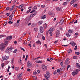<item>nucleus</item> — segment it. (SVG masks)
<instances>
[{"mask_svg": "<svg viewBox=\"0 0 80 80\" xmlns=\"http://www.w3.org/2000/svg\"><path fill=\"white\" fill-rule=\"evenodd\" d=\"M5 46H4V44H1V46L0 48L1 51H4V50H5Z\"/></svg>", "mask_w": 80, "mask_h": 80, "instance_id": "423d86ee", "label": "nucleus"}, {"mask_svg": "<svg viewBox=\"0 0 80 80\" xmlns=\"http://www.w3.org/2000/svg\"><path fill=\"white\" fill-rule=\"evenodd\" d=\"M15 70H16V71H18L19 70V68H18V67H15Z\"/></svg>", "mask_w": 80, "mask_h": 80, "instance_id": "a878e982", "label": "nucleus"}, {"mask_svg": "<svg viewBox=\"0 0 80 80\" xmlns=\"http://www.w3.org/2000/svg\"><path fill=\"white\" fill-rule=\"evenodd\" d=\"M4 36H5V35H0V38H2V37H3Z\"/></svg>", "mask_w": 80, "mask_h": 80, "instance_id": "de8ad7c7", "label": "nucleus"}, {"mask_svg": "<svg viewBox=\"0 0 80 80\" xmlns=\"http://www.w3.org/2000/svg\"><path fill=\"white\" fill-rule=\"evenodd\" d=\"M68 45H62V46H63L64 47H67V46H68Z\"/></svg>", "mask_w": 80, "mask_h": 80, "instance_id": "69168bd1", "label": "nucleus"}, {"mask_svg": "<svg viewBox=\"0 0 80 80\" xmlns=\"http://www.w3.org/2000/svg\"><path fill=\"white\" fill-rule=\"evenodd\" d=\"M42 70L43 71H46L47 70V67L45 65H43L42 67Z\"/></svg>", "mask_w": 80, "mask_h": 80, "instance_id": "0eeeda50", "label": "nucleus"}, {"mask_svg": "<svg viewBox=\"0 0 80 80\" xmlns=\"http://www.w3.org/2000/svg\"><path fill=\"white\" fill-rule=\"evenodd\" d=\"M51 15L52 17H53L54 16H55V12H52L51 13Z\"/></svg>", "mask_w": 80, "mask_h": 80, "instance_id": "2f4dec72", "label": "nucleus"}, {"mask_svg": "<svg viewBox=\"0 0 80 80\" xmlns=\"http://www.w3.org/2000/svg\"><path fill=\"white\" fill-rule=\"evenodd\" d=\"M27 71H28V72H30L31 70H30V69L29 68H28L27 69Z\"/></svg>", "mask_w": 80, "mask_h": 80, "instance_id": "0e129e2a", "label": "nucleus"}, {"mask_svg": "<svg viewBox=\"0 0 80 80\" xmlns=\"http://www.w3.org/2000/svg\"><path fill=\"white\" fill-rule=\"evenodd\" d=\"M23 75L22 72H21L18 75V78H20Z\"/></svg>", "mask_w": 80, "mask_h": 80, "instance_id": "4468645a", "label": "nucleus"}, {"mask_svg": "<svg viewBox=\"0 0 80 80\" xmlns=\"http://www.w3.org/2000/svg\"><path fill=\"white\" fill-rule=\"evenodd\" d=\"M35 12V10H33L30 12L31 13H33V12Z\"/></svg>", "mask_w": 80, "mask_h": 80, "instance_id": "338daca9", "label": "nucleus"}, {"mask_svg": "<svg viewBox=\"0 0 80 80\" xmlns=\"http://www.w3.org/2000/svg\"><path fill=\"white\" fill-rule=\"evenodd\" d=\"M20 48L21 49V50H23V52H25V49L22 48V47H20Z\"/></svg>", "mask_w": 80, "mask_h": 80, "instance_id": "58836bf2", "label": "nucleus"}, {"mask_svg": "<svg viewBox=\"0 0 80 80\" xmlns=\"http://www.w3.org/2000/svg\"><path fill=\"white\" fill-rule=\"evenodd\" d=\"M30 20V16L28 17V18H27L26 20L27 22L29 20Z\"/></svg>", "mask_w": 80, "mask_h": 80, "instance_id": "412c9836", "label": "nucleus"}, {"mask_svg": "<svg viewBox=\"0 0 80 80\" xmlns=\"http://www.w3.org/2000/svg\"><path fill=\"white\" fill-rule=\"evenodd\" d=\"M12 38V36H8L6 37V38L4 40L7 41H8V40H11Z\"/></svg>", "mask_w": 80, "mask_h": 80, "instance_id": "9d476101", "label": "nucleus"}, {"mask_svg": "<svg viewBox=\"0 0 80 80\" xmlns=\"http://www.w3.org/2000/svg\"><path fill=\"white\" fill-rule=\"evenodd\" d=\"M9 58V57L4 56L2 58V60H8Z\"/></svg>", "mask_w": 80, "mask_h": 80, "instance_id": "9b49d317", "label": "nucleus"}, {"mask_svg": "<svg viewBox=\"0 0 80 80\" xmlns=\"http://www.w3.org/2000/svg\"><path fill=\"white\" fill-rule=\"evenodd\" d=\"M77 49V46L76 45L75 47L74 50H76Z\"/></svg>", "mask_w": 80, "mask_h": 80, "instance_id": "8fccbe9b", "label": "nucleus"}, {"mask_svg": "<svg viewBox=\"0 0 80 80\" xmlns=\"http://www.w3.org/2000/svg\"><path fill=\"white\" fill-rule=\"evenodd\" d=\"M60 65H61V66H62L63 65V62H61L60 63Z\"/></svg>", "mask_w": 80, "mask_h": 80, "instance_id": "72a5a7b5", "label": "nucleus"}, {"mask_svg": "<svg viewBox=\"0 0 80 80\" xmlns=\"http://www.w3.org/2000/svg\"><path fill=\"white\" fill-rule=\"evenodd\" d=\"M37 43H38V44H40L41 43V42L40 41L38 40V41L36 42Z\"/></svg>", "mask_w": 80, "mask_h": 80, "instance_id": "473e14b6", "label": "nucleus"}, {"mask_svg": "<svg viewBox=\"0 0 80 80\" xmlns=\"http://www.w3.org/2000/svg\"><path fill=\"white\" fill-rule=\"evenodd\" d=\"M42 23H43V22L42 21H40L38 22V24L39 25H42Z\"/></svg>", "mask_w": 80, "mask_h": 80, "instance_id": "f3484780", "label": "nucleus"}, {"mask_svg": "<svg viewBox=\"0 0 80 80\" xmlns=\"http://www.w3.org/2000/svg\"><path fill=\"white\" fill-rule=\"evenodd\" d=\"M64 22V20H63V21L62 20L60 21V22H59L60 24V25H62V24H63V22Z\"/></svg>", "mask_w": 80, "mask_h": 80, "instance_id": "393cba45", "label": "nucleus"}, {"mask_svg": "<svg viewBox=\"0 0 80 80\" xmlns=\"http://www.w3.org/2000/svg\"><path fill=\"white\" fill-rule=\"evenodd\" d=\"M75 54L76 55H79V54H80V52H75Z\"/></svg>", "mask_w": 80, "mask_h": 80, "instance_id": "c9c22d12", "label": "nucleus"}, {"mask_svg": "<svg viewBox=\"0 0 80 80\" xmlns=\"http://www.w3.org/2000/svg\"><path fill=\"white\" fill-rule=\"evenodd\" d=\"M6 9L7 10H10V7L7 8Z\"/></svg>", "mask_w": 80, "mask_h": 80, "instance_id": "6e6d98bb", "label": "nucleus"}, {"mask_svg": "<svg viewBox=\"0 0 80 80\" xmlns=\"http://www.w3.org/2000/svg\"><path fill=\"white\" fill-rule=\"evenodd\" d=\"M45 7V5H41V7L42 8H44Z\"/></svg>", "mask_w": 80, "mask_h": 80, "instance_id": "13d9d810", "label": "nucleus"}, {"mask_svg": "<svg viewBox=\"0 0 80 80\" xmlns=\"http://www.w3.org/2000/svg\"><path fill=\"white\" fill-rule=\"evenodd\" d=\"M68 32L69 33H73V31L70 29H69Z\"/></svg>", "mask_w": 80, "mask_h": 80, "instance_id": "bb28decb", "label": "nucleus"}, {"mask_svg": "<svg viewBox=\"0 0 80 80\" xmlns=\"http://www.w3.org/2000/svg\"><path fill=\"white\" fill-rule=\"evenodd\" d=\"M74 7H77V4H74Z\"/></svg>", "mask_w": 80, "mask_h": 80, "instance_id": "bf43d9fd", "label": "nucleus"}, {"mask_svg": "<svg viewBox=\"0 0 80 80\" xmlns=\"http://www.w3.org/2000/svg\"><path fill=\"white\" fill-rule=\"evenodd\" d=\"M34 30L36 32H37V31H38V29L37 28H34Z\"/></svg>", "mask_w": 80, "mask_h": 80, "instance_id": "49530a36", "label": "nucleus"}, {"mask_svg": "<svg viewBox=\"0 0 80 80\" xmlns=\"http://www.w3.org/2000/svg\"><path fill=\"white\" fill-rule=\"evenodd\" d=\"M42 38L43 39V40H45V37H44V36H43Z\"/></svg>", "mask_w": 80, "mask_h": 80, "instance_id": "864d4df0", "label": "nucleus"}, {"mask_svg": "<svg viewBox=\"0 0 80 80\" xmlns=\"http://www.w3.org/2000/svg\"><path fill=\"white\" fill-rule=\"evenodd\" d=\"M57 10L58 12H59V11H60V10H61V8H59V7H57Z\"/></svg>", "mask_w": 80, "mask_h": 80, "instance_id": "cd10ccee", "label": "nucleus"}, {"mask_svg": "<svg viewBox=\"0 0 80 80\" xmlns=\"http://www.w3.org/2000/svg\"><path fill=\"white\" fill-rule=\"evenodd\" d=\"M23 43L24 44V45H26L27 44V42H25V41H23Z\"/></svg>", "mask_w": 80, "mask_h": 80, "instance_id": "680f3d73", "label": "nucleus"}, {"mask_svg": "<svg viewBox=\"0 0 80 80\" xmlns=\"http://www.w3.org/2000/svg\"><path fill=\"white\" fill-rule=\"evenodd\" d=\"M44 77L47 79V80H49L48 79L50 77V72L49 71H47L46 72V74L44 75Z\"/></svg>", "mask_w": 80, "mask_h": 80, "instance_id": "f03ea898", "label": "nucleus"}, {"mask_svg": "<svg viewBox=\"0 0 80 80\" xmlns=\"http://www.w3.org/2000/svg\"><path fill=\"white\" fill-rule=\"evenodd\" d=\"M67 4V2H65L64 3H63V5H66Z\"/></svg>", "mask_w": 80, "mask_h": 80, "instance_id": "5fc2aeb1", "label": "nucleus"}, {"mask_svg": "<svg viewBox=\"0 0 80 80\" xmlns=\"http://www.w3.org/2000/svg\"><path fill=\"white\" fill-rule=\"evenodd\" d=\"M66 35L67 37H70L71 36V35H70V34L68 32L66 33Z\"/></svg>", "mask_w": 80, "mask_h": 80, "instance_id": "6ab92c4d", "label": "nucleus"}, {"mask_svg": "<svg viewBox=\"0 0 80 80\" xmlns=\"http://www.w3.org/2000/svg\"><path fill=\"white\" fill-rule=\"evenodd\" d=\"M65 63L66 65H68L70 63V59L69 58L67 59L65 62Z\"/></svg>", "mask_w": 80, "mask_h": 80, "instance_id": "6e6552de", "label": "nucleus"}, {"mask_svg": "<svg viewBox=\"0 0 80 80\" xmlns=\"http://www.w3.org/2000/svg\"><path fill=\"white\" fill-rule=\"evenodd\" d=\"M68 53H71L72 52V50L71 49H69L68 50Z\"/></svg>", "mask_w": 80, "mask_h": 80, "instance_id": "a211bd4d", "label": "nucleus"}, {"mask_svg": "<svg viewBox=\"0 0 80 80\" xmlns=\"http://www.w3.org/2000/svg\"><path fill=\"white\" fill-rule=\"evenodd\" d=\"M73 1H74V3L75 2H77V1H78V0H73Z\"/></svg>", "mask_w": 80, "mask_h": 80, "instance_id": "774afa93", "label": "nucleus"}, {"mask_svg": "<svg viewBox=\"0 0 80 80\" xmlns=\"http://www.w3.org/2000/svg\"><path fill=\"white\" fill-rule=\"evenodd\" d=\"M37 72L36 71L34 72H33V74L34 75H37Z\"/></svg>", "mask_w": 80, "mask_h": 80, "instance_id": "a19ab883", "label": "nucleus"}, {"mask_svg": "<svg viewBox=\"0 0 80 80\" xmlns=\"http://www.w3.org/2000/svg\"><path fill=\"white\" fill-rule=\"evenodd\" d=\"M37 8V6H34L33 8V10H36Z\"/></svg>", "mask_w": 80, "mask_h": 80, "instance_id": "a18cd8bd", "label": "nucleus"}, {"mask_svg": "<svg viewBox=\"0 0 80 80\" xmlns=\"http://www.w3.org/2000/svg\"><path fill=\"white\" fill-rule=\"evenodd\" d=\"M10 13H6V15L8 16L9 15H10Z\"/></svg>", "mask_w": 80, "mask_h": 80, "instance_id": "4d7b16f0", "label": "nucleus"}, {"mask_svg": "<svg viewBox=\"0 0 80 80\" xmlns=\"http://www.w3.org/2000/svg\"><path fill=\"white\" fill-rule=\"evenodd\" d=\"M70 65H68V66L67 68L68 70V68H70Z\"/></svg>", "mask_w": 80, "mask_h": 80, "instance_id": "603ef678", "label": "nucleus"}, {"mask_svg": "<svg viewBox=\"0 0 80 80\" xmlns=\"http://www.w3.org/2000/svg\"><path fill=\"white\" fill-rule=\"evenodd\" d=\"M39 29L40 33H43V32H44V29H43V27L40 26Z\"/></svg>", "mask_w": 80, "mask_h": 80, "instance_id": "1a4fd4ad", "label": "nucleus"}, {"mask_svg": "<svg viewBox=\"0 0 80 80\" xmlns=\"http://www.w3.org/2000/svg\"><path fill=\"white\" fill-rule=\"evenodd\" d=\"M18 62L20 65H22V60H19Z\"/></svg>", "mask_w": 80, "mask_h": 80, "instance_id": "5701e85b", "label": "nucleus"}, {"mask_svg": "<svg viewBox=\"0 0 80 80\" xmlns=\"http://www.w3.org/2000/svg\"><path fill=\"white\" fill-rule=\"evenodd\" d=\"M72 47H75V45H76V43L75 42H72Z\"/></svg>", "mask_w": 80, "mask_h": 80, "instance_id": "aec40b11", "label": "nucleus"}, {"mask_svg": "<svg viewBox=\"0 0 80 80\" xmlns=\"http://www.w3.org/2000/svg\"><path fill=\"white\" fill-rule=\"evenodd\" d=\"M79 72H80V70L77 69L74 72H72V74L73 75V76H75L76 75H77V74H78V73Z\"/></svg>", "mask_w": 80, "mask_h": 80, "instance_id": "20e7f679", "label": "nucleus"}, {"mask_svg": "<svg viewBox=\"0 0 80 80\" xmlns=\"http://www.w3.org/2000/svg\"><path fill=\"white\" fill-rule=\"evenodd\" d=\"M36 63H42V61L37 60L36 61Z\"/></svg>", "mask_w": 80, "mask_h": 80, "instance_id": "2eb2a0df", "label": "nucleus"}, {"mask_svg": "<svg viewBox=\"0 0 80 80\" xmlns=\"http://www.w3.org/2000/svg\"><path fill=\"white\" fill-rule=\"evenodd\" d=\"M34 14H32V16H33V17H34V16H35V15H36V14H37V12H35Z\"/></svg>", "mask_w": 80, "mask_h": 80, "instance_id": "c756f323", "label": "nucleus"}, {"mask_svg": "<svg viewBox=\"0 0 80 80\" xmlns=\"http://www.w3.org/2000/svg\"><path fill=\"white\" fill-rule=\"evenodd\" d=\"M74 2L73 1V0H72V1H71V3H70V4L71 5H72V4H73V3H74Z\"/></svg>", "mask_w": 80, "mask_h": 80, "instance_id": "f704fd0d", "label": "nucleus"}, {"mask_svg": "<svg viewBox=\"0 0 80 80\" xmlns=\"http://www.w3.org/2000/svg\"><path fill=\"white\" fill-rule=\"evenodd\" d=\"M76 66L78 68H80V65H79V64L78 63H76Z\"/></svg>", "mask_w": 80, "mask_h": 80, "instance_id": "4be33fe9", "label": "nucleus"}, {"mask_svg": "<svg viewBox=\"0 0 80 80\" xmlns=\"http://www.w3.org/2000/svg\"><path fill=\"white\" fill-rule=\"evenodd\" d=\"M27 66L28 68H32V63L30 61H28L27 63Z\"/></svg>", "mask_w": 80, "mask_h": 80, "instance_id": "39448f33", "label": "nucleus"}, {"mask_svg": "<svg viewBox=\"0 0 80 80\" xmlns=\"http://www.w3.org/2000/svg\"><path fill=\"white\" fill-rule=\"evenodd\" d=\"M73 59H77V57L75 56H74L73 57Z\"/></svg>", "mask_w": 80, "mask_h": 80, "instance_id": "c03bdc74", "label": "nucleus"}, {"mask_svg": "<svg viewBox=\"0 0 80 80\" xmlns=\"http://www.w3.org/2000/svg\"><path fill=\"white\" fill-rule=\"evenodd\" d=\"M18 23H16L15 24V26H16V27H18Z\"/></svg>", "mask_w": 80, "mask_h": 80, "instance_id": "3c124183", "label": "nucleus"}, {"mask_svg": "<svg viewBox=\"0 0 80 80\" xmlns=\"http://www.w3.org/2000/svg\"><path fill=\"white\" fill-rule=\"evenodd\" d=\"M13 12L12 13V14L11 15V17H13Z\"/></svg>", "mask_w": 80, "mask_h": 80, "instance_id": "e2e57ef3", "label": "nucleus"}, {"mask_svg": "<svg viewBox=\"0 0 80 80\" xmlns=\"http://www.w3.org/2000/svg\"><path fill=\"white\" fill-rule=\"evenodd\" d=\"M46 18V16L44 15L43 16H42L41 17V18H42V19H44V18Z\"/></svg>", "mask_w": 80, "mask_h": 80, "instance_id": "b1692460", "label": "nucleus"}, {"mask_svg": "<svg viewBox=\"0 0 80 80\" xmlns=\"http://www.w3.org/2000/svg\"><path fill=\"white\" fill-rule=\"evenodd\" d=\"M31 40V37L30 36L29 37H28V41H30Z\"/></svg>", "mask_w": 80, "mask_h": 80, "instance_id": "4c0bfd02", "label": "nucleus"}, {"mask_svg": "<svg viewBox=\"0 0 80 80\" xmlns=\"http://www.w3.org/2000/svg\"><path fill=\"white\" fill-rule=\"evenodd\" d=\"M47 24L46 23H45L43 25V27L44 28H47Z\"/></svg>", "mask_w": 80, "mask_h": 80, "instance_id": "7c9ffc66", "label": "nucleus"}, {"mask_svg": "<svg viewBox=\"0 0 80 80\" xmlns=\"http://www.w3.org/2000/svg\"><path fill=\"white\" fill-rule=\"evenodd\" d=\"M7 22H5L4 23V24H3L4 26V27H5V25H7Z\"/></svg>", "mask_w": 80, "mask_h": 80, "instance_id": "37998d69", "label": "nucleus"}, {"mask_svg": "<svg viewBox=\"0 0 80 80\" xmlns=\"http://www.w3.org/2000/svg\"><path fill=\"white\" fill-rule=\"evenodd\" d=\"M17 49H16L15 50H14V51L12 50V52H13V53H16V52H17Z\"/></svg>", "mask_w": 80, "mask_h": 80, "instance_id": "c85d7f7f", "label": "nucleus"}, {"mask_svg": "<svg viewBox=\"0 0 80 80\" xmlns=\"http://www.w3.org/2000/svg\"><path fill=\"white\" fill-rule=\"evenodd\" d=\"M60 31H57L56 33V37H58V36H59V35H60Z\"/></svg>", "mask_w": 80, "mask_h": 80, "instance_id": "f8f14e48", "label": "nucleus"}, {"mask_svg": "<svg viewBox=\"0 0 80 80\" xmlns=\"http://www.w3.org/2000/svg\"><path fill=\"white\" fill-rule=\"evenodd\" d=\"M13 49V48L11 47H8L5 51L6 53L9 54L10 53V51L12 52V50Z\"/></svg>", "mask_w": 80, "mask_h": 80, "instance_id": "f257e3e1", "label": "nucleus"}, {"mask_svg": "<svg viewBox=\"0 0 80 80\" xmlns=\"http://www.w3.org/2000/svg\"><path fill=\"white\" fill-rule=\"evenodd\" d=\"M23 5H21L19 6H18V8L19 9H22V8H23Z\"/></svg>", "mask_w": 80, "mask_h": 80, "instance_id": "dca6fc26", "label": "nucleus"}, {"mask_svg": "<svg viewBox=\"0 0 80 80\" xmlns=\"http://www.w3.org/2000/svg\"><path fill=\"white\" fill-rule=\"evenodd\" d=\"M12 16H9V18L10 21H12Z\"/></svg>", "mask_w": 80, "mask_h": 80, "instance_id": "79ce46f5", "label": "nucleus"}, {"mask_svg": "<svg viewBox=\"0 0 80 80\" xmlns=\"http://www.w3.org/2000/svg\"><path fill=\"white\" fill-rule=\"evenodd\" d=\"M4 45L5 46V47H6V46H7V45H8V41H7V40H4Z\"/></svg>", "mask_w": 80, "mask_h": 80, "instance_id": "ddd939ff", "label": "nucleus"}, {"mask_svg": "<svg viewBox=\"0 0 80 80\" xmlns=\"http://www.w3.org/2000/svg\"><path fill=\"white\" fill-rule=\"evenodd\" d=\"M57 71V72H58V73H59L60 71V69H58Z\"/></svg>", "mask_w": 80, "mask_h": 80, "instance_id": "052dcab7", "label": "nucleus"}, {"mask_svg": "<svg viewBox=\"0 0 80 80\" xmlns=\"http://www.w3.org/2000/svg\"><path fill=\"white\" fill-rule=\"evenodd\" d=\"M1 65L2 67V68H3V67L5 66V64L4 63H3L1 64Z\"/></svg>", "mask_w": 80, "mask_h": 80, "instance_id": "e433bc0d", "label": "nucleus"}, {"mask_svg": "<svg viewBox=\"0 0 80 80\" xmlns=\"http://www.w3.org/2000/svg\"><path fill=\"white\" fill-rule=\"evenodd\" d=\"M40 37H41V35H40V34H38V35L37 36L38 38H40Z\"/></svg>", "mask_w": 80, "mask_h": 80, "instance_id": "ea45409f", "label": "nucleus"}, {"mask_svg": "<svg viewBox=\"0 0 80 80\" xmlns=\"http://www.w3.org/2000/svg\"><path fill=\"white\" fill-rule=\"evenodd\" d=\"M55 29L54 27H52L51 28H50L48 30V33L50 34V36H52V32L53 31L55 30Z\"/></svg>", "mask_w": 80, "mask_h": 80, "instance_id": "7ed1b4c3", "label": "nucleus"}, {"mask_svg": "<svg viewBox=\"0 0 80 80\" xmlns=\"http://www.w3.org/2000/svg\"><path fill=\"white\" fill-rule=\"evenodd\" d=\"M13 7H11L10 8V11H12L13 10Z\"/></svg>", "mask_w": 80, "mask_h": 80, "instance_id": "09e8293b", "label": "nucleus"}]
</instances>
